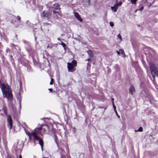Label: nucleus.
I'll list each match as a JSON object with an SVG mask.
<instances>
[{
  "label": "nucleus",
  "instance_id": "nucleus-24",
  "mask_svg": "<svg viewBox=\"0 0 158 158\" xmlns=\"http://www.w3.org/2000/svg\"><path fill=\"white\" fill-rule=\"evenodd\" d=\"M53 13H58L59 14V15H60L58 12H56V11H55L54 10L53 11Z\"/></svg>",
  "mask_w": 158,
  "mask_h": 158
},
{
  "label": "nucleus",
  "instance_id": "nucleus-12",
  "mask_svg": "<svg viewBox=\"0 0 158 158\" xmlns=\"http://www.w3.org/2000/svg\"><path fill=\"white\" fill-rule=\"evenodd\" d=\"M88 53L90 57H91L93 56L92 52L91 50H89L88 52Z\"/></svg>",
  "mask_w": 158,
  "mask_h": 158
},
{
  "label": "nucleus",
  "instance_id": "nucleus-14",
  "mask_svg": "<svg viewBox=\"0 0 158 158\" xmlns=\"http://www.w3.org/2000/svg\"><path fill=\"white\" fill-rule=\"evenodd\" d=\"M142 131H143V128L141 127H139L138 130L135 131H140V132Z\"/></svg>",
  "mask_w": 158,
  "mask_h": 158
},
{
  "label": "nucleus",
  "instance_id": "nucleus-31",
  "mask_svg": "<svg viewBox=\"0 0 158 158\" xmlns=\"http://www.w3.org/2000/svg\"><path fill=\"white\" fill-rule=\"evenodd\" d=\"M41 9L42 10V9H43V7H42V6H41Z\"/></svg>",
  "mask_w": 158,
  "mask_h": 158
},
{
  "label": "nucleus",
  "instance_id": "nucleus-30",
  "mask_svg": "<svg viewBox=\"0 0 158 158\" xmlns=\"http://www.w3.org/2000/svg\"><path fill=\"white\" fill-rule=\"evenodd\" d=\"M137 10H135V12H136Z\"/></svg>",
  "mask_w": 158,
  "mask_h": 158
},
{
  "label": "nucleus",
  "instance_id": "nucleus-33",
  "mask_svg": "<svg viewBox=\"0 0 158 158\" xmlns=\"http://www.w3.org/2000/svg\"><path fill=\"white\" fill-rule=\"evenodd\" d=\"M118 117L119 118H120V116H119L118 115Z\"/></svg>",
  "mask_w": 158,
  "mask_h": 158
},
{
  "label": "nucleus",
  "instance_id": "nucleus-13",
  "mask_svg": "<svg viewBox=\"0 0 158 158\" xmlns=\"http://www.w3.org/2000/svg\"><path fill=\"white\" fill-rule=\"evenodd\" d=\"M122 4V3L121 2H120L119 3L116 2V3L114 5H115L118 8V6L119 5H121Z\"/></svg>",
  "mask_w": 158,
  "mask_h": 158
},
{
  "label": "nucleus",
  "instance_id": "nucleus-5",
  "mask_svg": "<svg viewBox=\"0 0 158 158\" xmlns=\"http://www.w3.org/2000/svg\"><path fill=\"white\" fill-rule=\"evenodd\" d=\"M149 67L151 74L154 79L156 76H158V71H156V68L153 64H151Z\"/></svg>",
  "mask_w": 158,
  "mask_h": 158
},
{
  "label": "nucleus",
  "instance_id": "nucleus-20",
  "mask_svg": "<svg viewBox=\"0 0 158 158\" xmlns=\"http://www.w3.org/2000/svg\"><path fill=\"white\" fill-rule=\"evenodd\" d=\"M143 8H144V7L143 6H142L141 8L139 9H138V10H139V11H141V10H142L143 9Z\"/></svg>",
  "mask_w": 158,
  "mask_h": 158
},
{
  "label": "nucleus",
  "instance_id": "nucleus-4",
  "mask_svg": "<svg viewBox=\"0 0 158 158\" xmlns=\"http://www.w3.org/2000/svg\"><path fill=\"white\" fill-rule=\"evenodd\" d=\"M68 71L69 72H73L75 70L74 67L77 65V61L73 60L71 63L68 62L67 63Z\"/></svg>",
  "mask_w": 158,
  "mask_h": 158
},
{
  "label": "nucleus",
  "instance_id": "nucleus-2",
  "mask_svg": "<svg viewBox=\"0 0 158 158\" xmlns=\"http://www.w3.org/2000/svg\"><path fill=\"white\" fill-rule=\"evenodd\" d=\"M0 88L4 97L8 99L11 100L13 96L10 86L7 84L1 82L0 81Z\"/></svg>",
  "mask_w": 158,
  "mask_h": 158
},
{
  "label": "nucleus",
  "instance_id": "nucleus-22",
  "mask_svg": "<svg viewBox=\"0 0 158 158\" xmlns=\"http://www.w3.org/2000/svg\"><path fill=\"white\" fill-rule=\"evenodd\" d=\"M17 19L18 20H20V17L19 16H18L17 17Z\"/></svg>",
  "mask_w": 158,
  "mask_h": 158
},
{
  "label": "nucleus",
  "instance_id": "nucleus-23",
  "mask_svg": "<svg viewBox=\"0 0 158 158\" xmlns=\"http://www.w3.org/2000/svg\"><path fill=\"white\" fill-rule=\"evenodd\" d=\"M116 52L119 55L120 54L119 50V51H117Z\"/></svg>",
  "mask_w": 158,
  "mask_h": 158
},
{
  "label": "nucleus",
  "instance_id": "nucleus-11",
  "mask_svg": "<svg viewBox=\"0 0 158 158\" xmlns=\"http://www.w3.org/2000/svg\"><path fill=\"white\" fill-rule=\"evenodd\" d=\"M120 50V53L121 54L122 56H124V57L125 56V54L123 50L122 49H119Z\"/></svg>",
  "mask_w": 158,
  "mask_h": 158
},
{
  "label": "nucleus",
  "instance_id": "nucleus-26",
  "mask_svg": "<svg viewBox=\"0 0 158 158\" xmlns=\"http://www.w3.org/2000/svg\"><path fill=\"white\" fill-rule=\"evenodd\" d=\"M91 60V59H90V58H89V59H87V60L88 61H89Z\"/></svg>",
  "mask_w": 158,
  "mask_h": 158
},
{
  "label": "nucleus",
  "instance_id": "nucleus-16",
  "mask_svg": "<svg viewBox=\"0 0 158 158\" xmlns=\"http://www.w3.org/2000/svg\"><path fill=\"white\" fill-rule=\"evenodd\" d=\"M110 25L111 27H113L114 26V23L112 22H110Z\"/></svg>",
  "mask_w": 158,
  "mask_h": 158
},
{
  "label": "nucleus",
  "instance_id": "nucleus-21",
  "mask_svg": "<svg viewBox=\"0 0 158 158\" xmlns=\"http://www.w3.org/2000/svg\"><path fill=\"white\" fill-rule=\"evenodd\" d=\"M147 4L149 7L150 6L152 5V4L150 2H147Z\"/></svg>",
  "mask_w": 158,
  "mask_h": 158
},
{
  "label": "nucleus",
  "instance_id": "nucleus-32",
  "mask_svg": "<svg viewBox=\"0 0 158 158\" xmlns=\"http://www.w3.org/2000/svg\"><path fill=\"white\" fill-rule=\"evenodd\" d=\"M58 40H60V39L59 38H58L57 39Z\"/></svg>",
  "mask_w": 158,
  "mask_h": 158
},
{
  "label": "nucleus",
  "instance_id": "nucleus-3",
  "mask_svg": "<svg viewBox=\"0 0 158 158\" xmlns=\"http://www.w3.org/2000/svg\"><path fill=\"white\" fill-rule=\"evenodd\" d=\"M2 110L5 115L7 116V126L10 129H11L12 128L13 125L12 120L11 117L10 115H7L6 107L3 106Z\"/></svg>",
  "mask_w": 158,
  "mask_h": 158
},
{
  "label": "nucleus",
  "instance_id": "nucleus-19",
  "mask_svg": "<svg viewBox=\"0 0 158 158\" xmlns=\"http://www.w3.org/2000/svg\"><path fill=\"white\" fill-rule=\"evenodd\" d=\"M118 37L120 40H122V36L120 34H119L118 35Z\"/></svg>",
  "mask_w": 158,
  "mask_h": 158
},
{
  "label": "nucleus",
  "instance_id": "nucleus-25",
  "mask_svg": "<svg viewBox=\"0 0 158 158\" xmlns=\"http://www.w3.org/2000/svg\"><path fill=\"white\" fill-rule=\"evenodd\" d=\"M48 90L52 92V88H50L48 89Z\"/></svg>",
  "mask_w": 158,
  "mask_h": 158
},
{
  "label": "nucleus",
  "instance_id": "nucleus-7",
  "mask_svg": "<svg viewBox=\"0 0 158 158\" xmlns=\"http://www.w3.org/2000/svg\"><path fill=\"white\" fill-rule=\"evenodd\" d=\"M74 16L80 22H82V19L80 17L78 13L77 12H75L74 13Z\"/></svg>",
  "mask_w": 158,
  "mask_h": 158
},
{
  "label": "nucleus",
  "instance_id": "nucleus-1",
  "mask_svg": "<svg viewBox=\"0 0 158 158\" xmlns=\"http://www.w3.org/2000/svg\"><path fill=\"white\" fill-rule=\"evenodd\" d=\"M43 126L47 127L46 125L42 124L40 127L35 128L31 132H26L27 135L29 136L30 139H31L32 137L33 138L34 140H38L39 141V143L41 146V149L43 151V142L42 139L38 136V134L40 133Z\"/></svg>",
  "mask_w": 158,
  "mask_h": 158
},
{
  "label": "nucleus",
  "instance_id": "nucleus-6",
  "mask_svg": "<svg viewBox=\"0 0 158 158\" xmlns=\"http://www.w3.org/2000/svg\"><path fill=\"white\" fill-rule=\"evenodd\" d=\"M51 15V14L49 12H46L43 11L41 14V17L44 18H47V19L49 18V17Z\"/></svg>",
  "mask_w": 158,
  "mask_h": 158
},
{
  "label": "nucleus",
  "instance_id": "nucleus-10",
  "mask_svg": "<svg viewBox=\"0 0 158 158\" xmlns=\"http://www.w3.org/2000/svg\"><path fill=\"white\" fill-rule=\"evenodd\" d=\"M53 8L54 9H57L59 8V6L58 3H55L53 5Z\"/></svg>",
  "mask_w": 158,
  "mask_h": 158
},
{
  "label": "nucleus",
  "instance_id": "nucleus-17",
  "mask_svg": "<svg viewBox=\"0 0 158 158\" xmlns=\"http://www.w3.org/2000/svg\"><path fill=\"white\" fill-rule=\"evenodd\" d=\"M53 79L52 78L51 79V81L50 82V84L51 85H52L53 83Z\"/></svg>",
  "mask_w": 158,
  "mask_h": 158
},
{
  "label": "nucleus",
  "instance_id": "nucleus-18",
  "mask_svg": "<svg viewBox=\"0 0 158 158\" xmlns=\"http://www.w3.org/2000/svg\"><path fill=\"white\" fill-rule=\"evenodd\" d=\"M113 108H114V110H115L116 109V107L114 104V102H113Z\"/></svg>",
  "mask_w": 158,
  "mask_h": 158
},
{
  "label": "nucleus",
  "instance_id": "nucleus-34",
  "mask_svg": "<svg viewBox=\"0 0 158 158\" xmlns=\"http://www.w3.org/2000/svg\"><path fill=\"white\" fill-rule=\"evenodd\" d=\"M56 19H59V18H58V17H56Z\"/></svg>",
  "mask_w": 158,
  "mask_h": 158
},
{
  "label": "nucleus",
  "instance_id": "nucleus-9",
  "mask_svg": "<svg viewBox=\"0 0 158 158\" xmlns=\"http://www.w3.org/2000/svg\"><path fill=\"white\" fill-rule=\"evenodd\" d=\"M111 8L112 10L114 12L116 11L118 7L115 5H114V6H111Z\"/></svg>",
  "mask_w": 158,
  "mask_h": 158
},
{
  "label": "nucleus",
  "instance_id": "nucleus-29",
  "mask_svg": "<svg viewBox=\"0 0 158 158\" xmlns=\"http://www.w3.org/2000/svg\"><path fill=\"white\" fill-rule=\"evenodd\" d=\"M19 83H20V86H21V83L20 81L19 82Z\"/></svg>",
  "mask_w": 158,
  "mask_h": 158
},
{
  "label": "nucleus",
  "instance_id": "nucleus-28",
  "mask_svg": "<svg viewBox=\"0 0 158 158\" xmlns=\"http://www.w3.org/2000/svg\"><path fill=\"white\" fill-rule=\"evenodd\" d=\"M112 102H114V99L113 98H112Z\"/></svg>",
  "mask_w": 158,
  "mask_h": 158
},
{
  "label": "nucleus",
  "instance_id": "nucleus-15",
  "mask_svg": "<svg viewBox=\"0 0 158 158\" xmlns=\"http://www.w3.org/2000/svg\"><path fill=\"white\" fill-rule=\"evenodd\" d=\"M61 42V43L59 44L62 45L64 47L66 46V44H65L62 42Z\"/></svg>",
  "mask_w": 158,
  "mask_h": 158
},
{
  "label": "nucleus",
  "instance_id": "nucleus-8",
  "mask_svg": "<svg viewBox=\"0 0 158 158\" xmlns=\"http://www.w3.org/2000/svg\"><path fill=\"white\" fill-rule=\"evenodd\" d=\"M129 91L131 95H132L133 93L135 92V89L133 86H131L130 88L129 89Z\"/></svg>",
  "mask_w": 158,
  "mask_h": 158
},
{
  "label": "nucleus",
  "instance_id": "nucleus-27",
  "mask_svg": "<svg viewBox=\"0 0 158 158\" xmlns=\"http://www.w3.org/2000/svg\"><path fill=\"white\" fill-rule=\"evenodd\" d=\"M116 114H118V113H117V111L116 110H114Z\"/></svg>",
  "mask_w": 158,
  "mask_h": 158
}]
</instances>
